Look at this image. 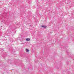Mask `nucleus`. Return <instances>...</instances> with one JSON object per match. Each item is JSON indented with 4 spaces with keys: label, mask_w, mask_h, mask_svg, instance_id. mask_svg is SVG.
Wrapping results in <instances>:
<instances>
[{
    "label": "nucleus",
    "mask_w": 74,
    "mask_h": 74,
    "mask_svg": "<svg viewBox=\"0 0 74 74\" xmlns=\"http://www.w3.org/2000/svg\"><path fill=\"white\" fill-rule=\"evenodd\" d=\"M42 27H44V28H46L47 27L46 26L42 25Z\"/></svg>",
    "instance_id": "obj_1"
},
{
    "label": "nucleus",
    "mask_w": 74,
    "mask_h": 74,
    "mask_svg": "<svg viewBox=\"0 0 74 74\" xmlns=\"http://www.w3.org/2000/svg\"><path fill=\"white\" fill-rule=\"evenodd\" d=\"M25 51H26L27 52H28L29 51V50L28 49H25Z\"/></svg>",
    "instance_id": "obj_2"
},
{
    "label": "nucleus",
    "mask_w": 74,
    "mask_h": 74,
    "mask_svg": "<svg viewBox=\"0 0 74 74\" xmlns=\"http://www.w3.org/2000/svg\"><path fill=\"white\" fill-rule=\"evenodd\" d=\"M30 39L29 38H27L26 39L27 41H30Z\"/></svg>",
    "instance_id": "obj_3"
},
{
    "label": "nucleus",
    "mask_w": 74,
    "mask_h": 74,
    "mask_svg": "<svg viewBox=\"0 0 74 74\" xmlns=\"http://www.w3.org/2000/svg\"><path fill=\"white\" fill-rule=\"evenodd\" d=\"M6 11H5V12H5Z\"/></svg>",
    "instance_id": "obj_4"
}]
</instances>
